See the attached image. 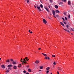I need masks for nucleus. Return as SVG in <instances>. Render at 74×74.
<instances>
[{
    "mask_svg": "<svg viewBox=\"0 0 74 74\" xmlns=\"http://www.w3.org/2000/svg\"><path fill=\"white\" fill-rule=\"evenodd\" d=\"M60 24H61V25H62V26H64V24L62 23V22H60Z\"/></svg>",
    "mask_w": 74,
    "mask_h": 74,
    "instance_id": "9",
    "label": "nucleus"
},
{
    "mask_svg": "<svg viewBox=\"0 0 74 74\" xmlns=\"http://www.w3.org/2000/svg\"><path fill=\"white\" fill-rule=\"evenodd\" d=\"M21 65V64H20L19 65H18V67H19V68L21 67L22 66Z\"/></svg>",
    "mask_w": 74,
    "mask_h": 74,
    "instance_id": "16",
    "label": "nucleus"
},
{
    "mask_svg": "<svg viewBox=\"0 0 74 74\" xmlns=\"http://www.w3.org/2000/svg\"><path fill=\"white\" fill-rule=\"evenodd\" d=\"M71 34H73L72 33H71Z\"/></svg>",
    "mask_w": 74,
    "mask_h": 74,
    "instance_id": "63",
    "label": "nucleus"
},
{
    "mask_svg": "<svg viewBox=\"0 0 74 74\" xmlns=\"http://www.w3.org/2000/svg\"><path fill=\"white\" fill-rule=\"evenodd\" d=\"M36 7H37H37H38V5H36Z\"/></svg>",
    "mask_w": 74,
    "mask_h": 74,
    "instance_id": "47",
    "label": "nucleus"
},
{
    "mask_svg": "<svg viewBox=\"0 0 74 74\" xmlns=\"http://www.w3.org/2000/svg\"><path fill=\"white\" fill-rule=\"evenodd\" d=\"M52 12L53 14V15H55V11H54V10H52Z\"/></svg>",
    "mask_w": 74,
    "mask_h": 74,
    "instance_id": "6",
    "label": "nucleus"
},
{
    "mask_svg": "<svg viewBox=\"0 0 74 74\" xmlns=\"http://www.w3.org/2000/svg\"><path fill=\"white\" fill-rule=\"evenodd\" d=\"M68 3L69 5H71V3H70V1H69L68 2Z\"/></svg>",
    "mask_w": 74,
    "mask_h": 74,
    "instance_id": "11",
    "label": "nucleus"
},
{
    "mask_svg": "<svg viewBox=\"0 0 74 74\" xmlns=\"http://www.w3.org/2000/svg\"><path fill=\"white\" fill-rule=\"evenodd\" d=\"M38 49V50H40V49H41V48H39Z\"/></svg>",
    "mask_w": 74,
    "mask_h": 74,
    "instance_id": "45",
    "label": "nucleus"
},
{
    "mask_svg": "<svg viewBox=\"0 0 74 74\" xmlns=\"http://www.w3.org/2000/svg\"><path fill=\"white\" fill-rule=\"evenodd\" d=\"M27 57H25V59H26V60H27Z\"/></svg>",
    "mask_w": 74,
    "mask_h": 74,
    "instance_id": "41",
    "label": "nucleus"
},
{
    "mask_svg": "<svg viewBox=\"0 0 74 74\" xmlns=\"http://www.w3.org/2000/svg\"><path fill=\"white\" fill-rule=\"evenodd\" d=\"M63 23H64V24H65V25H66V22H63Z\"/></svg>",
    "mask_w": 74,
    "mask_h": 74,
    "instance_id": "37",
    "label": "nucleus"
},
{
    "mask_svg": "<svg viewBox=\"0 0 74 74\" xmlns=\"http://www.w3.org/2000/svg\"><path fill=\"white\" fill-rule=\"evenodd\" d=\"M45 8L47 11H48V12H49V11L48 10L47 8L45 7Z\"/></svg>",
    "mask_w": 74,
    "mask_h": 74,
    "instance_id": "22",
    "label": "nucleus"
},
{
    "mask_svg": "<svg viewBox=\"0 0 74 74\" xmlns=\"http://www.w3.org/2000/svg\"><path fill=\"white\" fill-rule=\"evenodd\" d=\"M57 73L58 74H59V72L57 71Z\"/></svg>",
    "mask_w": 74,
    "mask_h": 74,
    "instance_id": "53",
    "label": "nucleus"
},
{
    "mask_svg": "<svg viewBox=\"0 0 74 74\" xmlns=\"http://www.w3.org/2000/svg\"><path fill=\"white\" fill-rule=\"evenodd\" d=\"M12 64H16V61H13L12 62Z\"/></svg>",
    "mask_w": 74,
    "mask_h": 74,
    "instance_id": "3",
    "label": "nucleus"
},
{
    "mask_svg": "<svg viewBox=\"0 0 74 74\" xmlns=\"http://www.w3.org/2000/svg\"><path fill=\"white\" fill-rule=\"evenodd\" d=\"M13 69H17V66H13Z\"/></svg>",
    "mask_w": 74,
    "mask_h": 74,
    "instance_id": "8",
    "label": "nucleus"
},
{
    "mask_svg": "<svg viewBox=\"0 0 74 74\" xmlns=\"http://www.w3.org/2000/svg\"><path fill=\"white\" fill-rule=\"evenodd\" d=\"M50 14V15H52V14Z\"/></svg>",
    "mask_w": 74,
    "mask_h": 74,
    "instance_id": "62",
    "label": "nucleus"
},
{
    "mask_svg": "<svg viewBox=\"0 0 74 74\" xmlns=\"http://www.w3.org/2000/svg\"><path fill=\"white\" fill-rule=\"evenodd\" d=\"M68 17L69 19H70V15H69Z\"/></svg>",
    "mask_w": 74,
    "mask_h": 74,
    "instance_id": "30",
    "label": "nucleus"
},
{
    "mask_svg": "<svg viewBox=\"0 0 74 74\" xmlns=\"http://www.w3.org/2000/svg\"><path fill=\"white\" fill-rule=\"evenodd\" d=\"M46 69L47 70H49V67H48L46 68Z\"/></svg>",
    "mask_w": 74,
    "mask_h": 74,
    "instance_id": "20",
    "label": "nucleus"
},
{
    "mask_svg": "<svg viewBox=\"0 0 74 74\" xmlns=\"http://www.w3.org/2000/svg\"><path fill=\"white\" fill-rule=\"evenodd\" d=\"M10 61H14V60L13 59H10Z\"/></svg>",
    "mask_w": 74,
    "mask_h": 74,
    "instance_id": "33",
    "label": "nucleus"
},
{
    "mask_svg": "<svg viewBox=\"0 0 74 74\" xmlns=\"http://www.w3.org/2000/svg\"><path fill=\"white\" fill-rule=\"evenodd\" d=\"M6 62L8 63V62H10V60L9 59H8L6 61Z\"/></svg>",
    "mask_w": 74,
    "mask_h": 74,
    "instance_id": "13",
    "label": "nucleus"
},
{
    "mask_svg": "<svg viewBox=\"0 0 74 74\" xmlns=\"http://www.w3.org/2000/svg\"><path fill=\"white\" fill-rule=\"evenodd\" d=\"M47 58H48V59H49H49H50V58H49L48 57H47Z\"/></svg>",
    "mask_w": 74,
    "mask_h": 74,
    "instance_id": "46",
    "label": "nucleus"
},
{
    "mask_svg": "<svg viewBox=\"0 0 74 74\" xmlns=\"http://www.w3.org/2000/svg\"><path fill=\"white\" fill-rule=\"evenodd\" d=\"M42 53V54L44 56H45L47 57V55L46 54H44V53Z\"/></svg>",
    "mask_w": 74,
    "mask_h": 74,
    "instance_id": "15",
    "label": "nucleus"
},
{
    "mask_svg": "<svg viewBox=\"0 0 74 74\" xmlns=\"http://www.w3.org/2000/svg\"><path fill=\"white\" fill-rule=\"evenodd\" d=\"M26 74H29V73H27Z\"/></svg>",
    "mask_w": 74,
    "mask_h": 74,
    "instance_id": "56",
    "label": "nucleus"
},
{
    "mask_svg": "<svg viewBox=\"0 0 74 74\" xmlns=\"http://www.w3.org/2000/svg\"><path fill=\"white\" fill-rule=\"evenodd\" d=\"M1 67L3 68V69H5V66H4V65H1Z\"/></svg>",
    "mask_w": 74,
    "mask_h": 74,
    "instance_id": "12",
    "label": "nucleus"
},
{
    "mask_svg": "<svg viewBox=\"0 0 74 74\" xmlns=\"http://www.w3.org/2000/svg\"><path fill=\"white\" fill-rule=\"evenodd\" d=\"M28 71H29V72H31V69H28Z\"/></svg>",
    "mask_w": 74,
    "mask_h": 74,
    "instance_id": "21",
    "label": "nucleus"
},
{
    "mask_svg": "<svg viewBox=\"0 0 74 74\" xmlns=\"http://www.w3.org/2000/svg\"><path fill=\"white\" fill-rule=\"evenodd\" d=\"M24 73H26V71L24 70L23 71Z\"/></svg>",
    "mask_w": 74,
    "mask_h": 74,
    "instance_id": "26",
    "label": "nucleus"
},
{
    "mask_svg": "<svg viewBox=\"0 0 74 74\" xmlns=\"http://www.w3.org/2000/svg\"><path fill=\"white\" fill-rule=\"evenodd\" d=\"M55 8H58V6L56 5L54 6Z\"/></svg>",
    "mask_w": 74,
    "mask_h": 74,
    "instance_id": "14",
    "label": "nucleus"
},
{
    "mask_svg": "<svg viewBox=\"0 0 74 74\" xmlns=\"http://www.w3.org/2000/svg\"><path fill=\"white\" fill-rule=\"evenodd\" d=\"M56 16H57V17H59V16H58V15H56Z\"/></svg>",
    "mask_w": 74,
    "mask_h": 74,
    "instance_id": "48",
    "label": "nucleus"
},
{
    "mask_svg": "<svg viewBox=\"0 0 74 74\" xmlns=\"http://www.w3.org/2000/svg\"><path fill=\"white\" fill-rule=\"evenodd\" d=\"M29 65H28L27 67H29Z\"/></svg>",
    "mask_w": 74,
    "mask_h": 74,
    "instance_id": "60",
    "label": "nucleus"
},
{
    "mask_svg": "<svg viewBox=\"0 0 74 74\" xmlns=\"http://www.w3.org/2000/svg\"><path fill=\"white\" fill-rule=\"evenodd\" d=\"M1 60V58H0V60Z\"/></svg>",
    "mask_w": 74,
    "mask_h": 74,
    "instance_id": "59",
    "label": "nucleus"
},
{
    "mask_svg": "<svg viewBox=\"0 0 74 74\" xmlns=\"http://www.w3.org/2000/svg\"><path fill=\"white\" fill-rule=\"evenodd\" d=\"M62 1L63 0V1H64V2H65V3L66 1V0H62Z\"/></svg>",
    "mask_w": 74,
    "mask_h": 74,
    "instance_id": "36",
    "label": "nucleus"
},
{
    "mask_svg": "<svg viewBox=\"0 0 74 74\" xmlns=\"http://www.w3.org/2000/svg\"><path fill=\"white\" fill-rule=\"evenodd\" d=\"M65 20H66V21L67 20V17H65Z\"/></svg>",
    "mask_w": 74,
    "mask_h": 74,
    "instance_id": "32",
    "label": "nucleus"
},
{
    "mask_svg": "<svg viewBox=\"0 0 74 74\" xmlns=\"http://www.w3.org/2000/svg\"><path fill=\"white\" fill-rule=\"evenodd\" d=\"M67 12H65L64 13V14L65 15H66V14H67Z\"/></svg>",
    "mask_w": 74,
    "mask_h": 74,
    "instance_id": "25",
    "label": "nucleus"
},
{
    "mask_svg": "<svg viewBox=\"0 0 74 74\" xmlns=\"http://www.w3.org/2000/svg\"><path fill=\"white\" fill-rule=\"evenodd\" d=\"M52 57L55 58V56L54 55H52Z\"/></svg>",
    "mask_w": 74,
    "mask_h": 74,
    "instance_id": "31",
    "label": "nucleus"
},
{
    "mask_svg": "<svg viewBox=\"0 0 74 74\" xmlns=\"http://www.w3.org/2000/svg\"><path fill=\"white\" fill-rule=\"evenodd\" d=\"M49 1H50V2H51V3L52 2V0H49Z\"/></svg>",
    "mask_w": 74,
    "mask_h": 74,
    "instance_id": "38",
    "label": "nucleus"
},
{
    "mask_svg": "<svg viewBox=\"0 0 74 74\" xmlns=\"http://www.w3.org/2000/svg\"><path fill=\"white\" fill-rule=\"evenodd\" d=\"M22 63V64H23V63Z\"/></svg>",
    "mask_w": 74,
    "mask_h": 74,
    "instance_id": "64",
    "label": "nucleus"
},
{
    "mask_svg": "<svg viewBox=\"0 0 74 74\" xmlns=\"http://www.w3.org/2000/svg\"><path fill=\"white\" fill-rule=\"evenodd\" d=\"M37 8L38 9L39 11H41V8H40V6H39L38 7H37Z\"/></svg>",
    "mask_w": 74,
    "mask_h": 74,
    "instance_id": "2",
    "label": "nucleus"
},
{
    "mask_svg": "<svg viewBox=\"0 0 74 74\" xmlns=\"http://www.w3.org/2000/svg\"><path fill=\"white\" fill-rule=\"evenodd\" d=\"M35 62L36 63V64H38V63H39V60H36L35 61Z\"/></svg>",
    "mask_w": 74,
    "mask_h": 74,
    "instance_id": "7",
    "label": "nucleus"
},
{
    "mask_svg": "<svg viewBox=\"0 0 74 74\" xmlns=\"http://www.w3.org/2000/svg\"><path fill=\"white\" fill-rule=\"evenodd\" d=\"M56 13H59V11L58 10H56Z\"/></svg>",
    "mask_w": 74,
    "mask_h": 74,
    "instance_id": "10",
    "label": "nucleus"
},
{
    "mask_svg": "<svg viewBox=\"0 0 74 74\" xmlns=\"http://www.w3.org/2000/svg\"><path fill=\"white\" fill-rule=\"evenodd\" d=\"M43 22L44 23L46 24V23H47V22L46 21V20L45 19H43Z\"/></svg>",
    "mask_w": 74,
    "mask_h": 74,
    "instance_id": "1",
    "label": "nucleus"
},
{
    "mask_svg": "<svg viewBox=\"0 0 74 74\" xmlns=\"http://www.w3.org/2000/svg\"><path fill=\"white\" fill-rule=\"evenodd\" d=\"M34 7L35 8H37L36 7V6H35V5H34Z\"/></svg>",
    "mask_w": 74,
    "mask_h": 74,
    "instance_id": "49",
    "label": "nucleus"
},
{
    "mask_svg": "<svg viewBox=\"0 0 74 74\" xmlns=\"http://www.w3.org/2000/svg\"><path fill=\"white\" fill-rule=\"evenodd\" d=\"M39 71H41V70H39Z\"/></svg>",
    "mask_w": 74,
    "mask_h": 74,
    "instance_id": "58",
    "label": "nucleus"
},
{
    "mask_svg": "<svg viewBox=\"0 0 74 74\" xmlns=\"http://www.w3.org/2000/svg\"><path fill=\"white\" fill-rule=\"evenodd\" d=\"M27 3H29V0H27Z\"/></svg>",
    "mask_w": 74,
    "mask_h": 74,
    "instance_id": "35",
    "label": "nucleus"
},
{
    "mask_svg": "<svg viewBox=\"0 0 74 74\" xmlns=\"http://www.w3.org/2000/svg\"><path fill=\"white\" fill-rule=\"evenodd\" d=\"M62 3V2H61L59 3V4H60Z\"/></svg>",
    "mask_w": 74,
    "mask_h": 74,
    "instance_id": "54",
    "label": "nucleus"
},
{
    "mask_svg": "<svg viewBox=\"0 0 74 74\" xmlns=\"http://www.w3.org/2000/svg\"><path fill=\"white\" fill-rule=\"evenodd\" d=\"M40 7L41 8H42L43 7V6H42V5L40 4Z\"/></svg>",
    "mask_w": 74,
    "mask_h": 74,
    "instance_id": "17",
    "label": "nucleus"
},
{
    "mask_svg": "<svg viewBox=\"0 0 74 74\" xmlns=\"http://www.w3.org/2000/svg\"><path fill=\"white\" fill-rule=\"evenodd\" d=\"M10 72V71L8 70H6V73H9Z\"/></svg>",
    "mask_w": 74,
    "mask_h": 74,
    "instance_id": "27",
    "label": "nucleus"
},
{
    "mask_svg": "<svg viewBox=\"0 0 74 74\" xmlns=\"http://www.w3.org/2000/svg\"><path fill=\"white\" fill-rule=\"evenodd\" d=\"M45 59H48V57H45Z\"/></svg>",
    "mask_w": 74,
    "mask_h": 74,
    "instance_id": "43",
    "label": "nucleus"
},
{
    "mask_svg": "<svg viewBox=\"0 0 74 74\" xmlns=\"http://www.w3.org/2000/svg\"><path fill=\"white\" fill-rule=\"evenodd\" d=\"M54 18H56V17H55V15H54Z\"/></svg>",
    "mask_w": 74,
    "mask_h": 74,
    "instance_id": "55",
    "label": "nucleus"
},
{
    "mask_svg": "<svg viewBox=\"0 0 74 74\" xmlns=\"http://www.w3.org/2000/svg\"><path fill=\"white\" fill-rule=\"evenodd\" d=\"M48 7L49 8H50V6L49 5Z\"/></svg>",
    "mask_w": 74,
    "mask_h": 74,
    "instance_id": "50",
    "label": "nucleus"
},
{
    "mask_svg": "<svg viewBox=\"0 0 74 74\" xmlns=\"http://www.w3.org/2000/svg\"><path fill=\"white\" fill-rule=\"evenodd\" d=\"M67 32H69V33H70V31L69 30H67Z\"/></svg>",
    "mask_w": 74,
    "mask_h": 74,
    "instance_id": "44",
    "label": "nucleus"
},
{
    "mask_svg": "<svg viewBox=\"0 0 74 74\" xmlns=\"http://www.w3.org/2000/svg\"><path fill=\"white\" fill-rule=\"evenodd\" d=\"M23 61H22L23 63H26V60H25V58H24L23 60Z\"/></svg>",
    "mask_w": 74,
    "mask_h": 74,
    "instance_id": "4",
    "label": "nucleus"
},
{
    "mask_svg": "<svg viewBox=\"0 0 74 74\" xmlns=\"http://www.w3.org/2000/svg\"><path fill=\"white\" fill-rule=\"evenodd\" d=\"M64 29V30H65V31H67V29Z\"/></svg>",
    "mask_w": 74,
    "mask_h": 74,
    "instance_id": "40",
    "label": "nucleus"
},
{
    "mask_svg": "<svg viewBox=\"0 0 74 74\" xmlns=\"http://www.w3.org/2000/svg\"><path fill=\"white\" fill-rule=\"evenodd\" d=\"M21 61H22V60H20V62H22Z\"/></svg>",
    "mask_w": 74,
    "mask_h": 74,
    "instance_id": "61",
    "label": "nucleus"
},
{
    "mask_svg": "<svg viewBox=\"0 0 74 74\" xmlns=\"http://www.w3.org/2000/svg\"><path fill=\"white\" fill-rule=\"evenodd\" d=\"M62 18V19H63V20L64 21H65L64 19L63 18Z\"/></svg>",
    "mask_w": 74,
    "mask_h": 74,
    "instance_id": "39",
    "label": "nucleus"
},
{
    "mask_svg": "<svg viewBox=\"0 0 74 74\" xmlns=\"http://www.w3.org/2000/svg\"><path fill=\"white\" fill-rule=\"evenodd\" d=\"M30 30H29V33H30Z\"/></svg>",
    "mask_w": 74,
    "mask_h": 74,
    "instance_id": "52",
    "label": "nucleus"
},
{
    "mask_svg": "<svg viewBox=\"0 0 74 74\" xmlns=\"http://www.w3.org/2000/svg\"><path fill=\"white\" fill-rule=\"evenodd\" d=\"M12 67V64H9L8 66V67Z\"/></svg>",
    "mask_w": 74,
    "mask_h": 74,
    "instance_id": "5",
    "label": "nucleus"
},
{
    "mask_svg": "<svg viewBox=\"0 0 74 74\" xmlns=\"http://www.w3.org/2000/svg\"><path fill=\"white\" fill-rule=\"evenodd\" d=\"M53 64H55V65H56V62H54L53 63Z\"/></svg>",
    "mask_w": 74,
    "mask_h": 74,
    "instance_id": "34",
    "label": "nucleus"
},
{
    "mask_svg": "<svg viewBox=\"0 0 74 74\" xmlns=\"http://www.w3.org/2000/svg\"><path fill=\"white\" fill-rule=\"evenodd\" d=\"M71 30H72V31H73V32H74V28H71Z\"/></svg>",
    "mask_w": 74,
    "mask_h": 74,
    "instance_id": "23",
    "label": "nucleus"
},
{
    "mask_svg": "<svg viewBox=\"0 0 74 74\" xmlns=\"http://www.w3.org/2000/svg\"><path fill=\"white\" fill-rule=\"evenodd\" d=\"M8 69L9 70H11V67H9L8 68Z\"/></svg>",
    "mask_w": 74,
    "mask_h": 74,
    "instance_id": "28",
    "label": "nucleus"
},
{
    "mask_svg": "<svg viewBox=\"0 0 74 74\" xmlns=\"http://www.w3.org/2000/svg\"><path fill=\"white\" fill-rule=\"evenodd\" d=\"M60 12V14H62V12Z\"/></svg>",
    "mask_w": 74,
    "mask_h": 74,
    "instance_id": "57",
    "label": "nucleus"
},
{
    "mask_svg": "<svg viewBox=\"0 0 74 74\" xmlns=\"http://www.w3.org/2000/svg\"><path fill=\"white\" fill-rule=\"evenodd\" d=\"M40 69H43V66H40Z\"/></svg>",
    "mask_w": 74,
    "mask_h": 74,
    "instance_id": "19",
    "label": "nucleus"
},
{
    "mask_svg": "<svg viewBox=\"0 0 74 74\" xmlns=\"http://www.w3.org/2000/svg\"><path fill=\"white\" fill-rule=\"evenodd\" d=\"M66 27L67 29H69V25H66Z\"/></svg>",
    "mask_w": 74,
    "mask_h": 74,
    "instance_id": "24",
    "label": "nucleus"
},
{
    "mask_svg": "<svg viewBox=\"0 0 74 74\" xmlns=\"http://www.w3.org/2000/svg\"><path fill=\"white\" fill-rule=\"evenodd\" d=\"M29 33H33V32H31Z\"/></svg>",
    "mask_w": 74,
    "mask_h": 74,
    "instance_id": "51",
    "label": "nucleus"
},
{
    "mask_svg": "<svg viewBox=\"0 0 74 74\" xmlns=\"http://www.w3.org/2000/svg\"><path fill=\"white\" fill-rule=\"evenodd\" d=\"M28 61V60H27L25 61V63H27V62Z\"/></svg>",
    "mask_w": 74,
    "mask_h": 74,
    "instance_id": "42",
    "label": "nucleus"
},
{
    "mask_svg": "<svg viewBox=\"0 0 74 74\" xmlns=\"http://www.w3.org/2000/svg\"><path fill=\"white\" fill-rule=\"evenodd\" d=\"M58 70H60V71H61V68H60V67H58Z\"/></svg>",
    "mask_w": 74,
    "mask_h": 74,
    "instance_id": "18",
    "label": "nucleus"
},
{
    "mask_svg": "<svg viewBox=\"0 0 74 74\" xmlns=\"http://www.w3.org/2000/svg\"><path fill=\"white\" fill-rule=\"evenodd\" d=\"M47 71V74H48V73H49V71Z\"/></svg>",
    "mask_w": 74,
    "mask_h": 74,
    "instance_id": "29",
    "label": "nucleus"
}]
</instances>
